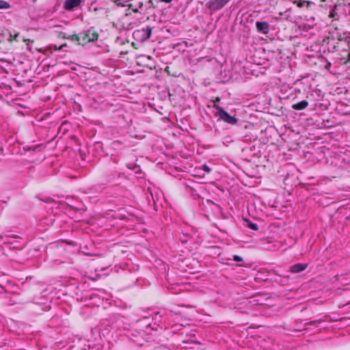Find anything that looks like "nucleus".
Segmentation results:
<instances>
[{
    "label": "nucleus",
    "instance_id": "1",
    "mask_svg": "<svg viewBox=\"0 0 350 350\" xmlns=\"http://www.w3.org/2000/svg\"><path fill=\"white\" fill-rule=\"evenodd\" d=\"M213 107L216 109L214 115L217 118L218 120L224 121L230 125H235L238 122V118L235 116H230L226 111L219 105H213Z\"/></svg>",
    "mask_w": 350,
    "mask_h": 350
},
{
    "label": "nucleus",
    "instance_id": "2",
    "mask_svg": "<svg viewBox=\"0 0 350 350\" xmlns=\"http://www.w3.org/2000/svg\"><path fill=\"white\" fill-rule=\"evenodd\" d=\"M81 45H84L90 42H94L98 38V34L95 31L87 30L81 36Z\"/></svg>",
    "mask_w": 350,
    "mask_h": 350
},
{
    "label": "nucleus",
    "instance_id": "3",
    "mask_svg": "<svg viewBox=\"0 0 350 350\" xmlns=\"http://www.w3.org/2000/svg\"><path fill=\"white\" fill-rule=\"evenodd\" d=\"M332 48V52H340L346 50V47H349V44L346 40L338 39L336 43L330 44L329 49Z\"/></svg>",
    "mask_w": 350,
    "mask_h": 350
},
{
    "label": "nucleus",
    "instance_id": "4",
    "mask_svg": "<svg viewBox=\"0 0 350 350\" xmlns=\"http://www.w3.org/2000/svg\"><path fill=\"white\" fill-rule=\"evenodd\" d=\"M230 0H213L208 3V8L219 10L224 7Z\"/></svg>",
    "mask_w": 350,
    "mask_h": 350
},
{
    "label": "nucleus",
    "instance_id": "5",
    "mask_svg": "<svg viewBox=\"0 0 350 350\" xmlns=\"http://www.w3.org/2000/svg\"><path fill=\"white\" fill-rule=\"evenodd\" d=\"M82 0H65L64 3V9L67 11H72L80 5Z\"/></svg>",
    "mask_w": 350,
    "mask_h": 350
},
{
    "label": "nucleus",
    "instance_id": "6",
    "mask_svg": "<svg viewBox=\"0 0 350 350\" xmlns=\"http://www.w3.org/2000/svg\"><path fill=\"white\" fill-rule=\"evenodd\" d=\"M256 27L259 32L267 34L269 31V25L265 21H257Z\"/></svg>",
    "mask_w": 350,
    "mask_h": 350
},
{
    "label": "nucleus",
    "instance_id": "7",
    "mask_svg": "<svg viewBox=\"0 0 350 350\" xmlns=\"http://www.w3.org/2000/svg\"><path fill=\"white\" fill-rule=\"evenodd\" d=\"M307 267H308L307 264L297 263V264H295V265H292L290 267L289 271L291 273H299V272H301V271H304L307 268Z\"/></svg>",
    "mask_w": 350,
    "mask_h": 350
},
{
    "label": "nucleus",
    "instance_id": "8",
    "mask_svg": "<svg viewBox=\"0 0 350 350\" xmlns=\"http://www.w3.org/2000/svg\"><path fill=\"white\" fill-rule=\"evenodd\" d=\"M62 37L64 39H67V40H69L75 41L78 44H81V38L77 33H74V34L68 35V36H66V33H64Z\"/></svg>",
    "mask_w": 350,
    "mask_h": 350
},
{
    "label": "nucleus",
    "instance_id": "9",
    "mask_svg": "<svg viewBox=\"0 0 350 350\" xmlns=\"http://www.w3.org/2000/svg\"><path fill=\"white\" fill-rule=\"evenodd\" d=\"M308 106V102L306 100H303L297 103L293 104L292 108L295 110L300 111L305 109Z\"/></svg>",
    "mask_w": 350,
    "mask_h": 350
},
{
    "label": "nucleus",
    "instance_id": "10",
    "mask_svg": "<svg viewBox=\"0 0 350 350\" xmlns=\"http://www.w3.org/2000/svg\"><path fill=\"white\" fill-rule=\"evenodd\" d=\"M152 29L150 27H146L142 29L143 32V35L145 36L146 39L150 38L152 35Z\"/></svg>",
    "mask_w": 350,
    "mask_h": 350
},
{
    "label": "nucleus",
    "instance_id": "11",
    "mask_svg": "<svg viewBox=\"0 0 350 350\" xmlns=\"http://www.w3.org/2000/svg\"><path fill=\"white\" fill-rule=\"evenodd\" d=\"M294 3L296 4L297 5V7H299V8H302L304 5H306V7L308 8H309L310 7V5H311V2L308 1H304H304L300 0V1H294Z\"/></svg>",
    "mask_w": 350,
    "mask_h": 350
},
{
    "label": "nucleus",
    "instance_id": "12",
    "mask_svg": "<svg viewBox=\"0 0 350 350\" xmlns=\"http://www.w3.org/2000/svg\"><path fill=\"white\" fill-rule=\"evenodd\" d=\"M337 8V5H334V8L332 10H330L329 12V17L331 18H333V19H338V14L336 12H335V8Z\"/></svg>",
    "mask_w": 350,
    "mask_h": 350
},
{
    "label": "nucleus",
    "instance_id": "13",
    "mask_svg": "<svg viewBox=\"0 0 350 350\" xmlns=\"http://www.w3.org/2000/svg\"><path fill=\"white\" fill-rule=\"evenodd\" d=\"M247 223V227L250 228V229L253 230H258V225L254 224V223H252L249 220H246Z\"/></svg>",
    "mask_w": 350,
    "mask_h": 350
},
{
    "label": "nucleus",
    "instance_id": "14",
    "mask_svg": "<svg viewBox=\"0 0 350 350\" xmlns=\"http://www.w3.org/2000/svg\"><path fill=\"white\" fill-rule=\"evenodd\" d=\"M10 6V5L8 2L0 0V9H8Z\"/></svg>",
    "mask_w": 350,
    "mask_h": 350
},
{
    "label": "nucleus",
    "instance_id": "15",
    "mask_svg": "<svg viewBox=\"0 0 350 350\" xmlns=\"http://www.w3.org/2000/svg\"><path fill=\"white\" fill-rule=\"evenodd\" d=\"M66 46V44H63L59 46H57V45H51V49H54L55 51H59L62 50L64 47Z\"/></svg>",
    "mask_w": 350,
    "mask_h": 350
},
{
    "label": "nucleus",
    "instance_id": "16",
    "mask_svg": "<svg viewBox=\"0 0 350 350\" xmlns=\"http://www.w3.org/2000/svg\"><path fill=\"white\" fill-rule=\"evenodd\" d=\"M18 35H19V33H16L14 34L10 33L9 41L10 42H12L13 40H16V38H18Z\"/></svg>",
    "mask_w": 350,
    "mask_h": 350
},
{
    "label": "nucleus",
    "instance_id": "17",
    "mask_svg": "<svg viewBox=\"0 0 350 350\" xmlns=\"http://www.w3.org/2000/svg\"><path fill=\"white\" fill-rule=\"evenodd\" d=\"M233 260L236 262H241L243 260L242 258L238 255H234Z\"/></svg>",
    "mask_w": 350,
    "mask_h": 350
},
{
    "label": "nucleus",
    "instance_id": "18",
    "mask_svg": "<svg viewBox=\"0 0 350 350\" xmlns=\"http://www.w3.org/2000/svg\"><path fill=\"white\" fill-rule=\"evenodd\" d=\"M202 168L206 173H209L211 172V169L206 165H204Z\"/></svg>",
    "mask_w": 350,
    "mask_h": 350
},
{
    "label": "nucleus",
    "instance_id": "19",
    "mask_svg": "<svg viewBox=\"0 0 350 350\" xmlns=\"http://www.w3.org/2000/svg\"><path fill=\"white\" fill-rule=\"evenodd\" d=\"M170 67L169 66H166L164 69V71L167 74V75L170 76L172 75L171 73H170Z\"/></svg>",
    "mask_w": 350,
    "mask_h": 350
},
{
    "label": "nucleus",
    "instance_id": "20",
    "mask_svg": "<svg viewBox=\"0 0 350 350\" xmlns=\"http://www.w3.org/2000/svg\"><path fill=\"white\" fill-rule=\"evenodd\" d=\"M219 101H220V98H219V97H217V98H215V100H213V103H214V104H213V105H215V104L218 105L217 103H218Z\"/></svg>",
    "mask_w": 350,
    "mask_h": 350
},
{
    "label": "nucleus",
    "instance_id": "21",
    "mask_svg": "<svg viewBox=\"0 0 350 350\" xmlns=\"http://www.w3.org/2000/svg\"><path fill=\"white\" fill-rule=\"evenodd\" d=\"M23 41L25 42L26 44H29V42H30V40L29 39H24Z\"/></svg>",
    "mask_w": 350,
    "mask_h": 350
},
{
    "label": "nucleus",
    "instance_id": "22",
    "mask_svg": "<svg viewBox=\"0 0 350 350\" xmlns=\"http://www.w3.org/2000/svg\"><path fill=\"white\" fill-rule=\"evenodd\" d=\"M161 2L170 3L172 0H159Z\"/></svg>",
    "mask_w": 350,
    "mask_h": 350
},
{
    "label": "nucleus",
    "instance_id": "23",
    "mask_svg": "<svg viewBox=\"0 0 350 350\" xmlns=\"http://www.w3.org/2000/svg\"><path fill=\"white\" fill-rule=\"evenodd\" d=\"M347 62H350V52L348 54V59H347Z\"/></svg>",
    "mask_w": 350,
    "mask_h": 350
},
{
    "label": "nucleus",
    "instance_id": "24",
    "mask_svg": "<svg viewBox=\"0 0 350 350\" xmlns=\"http://www.w3.org/2000/svg\"><path fill=\"white\" fill-rule=\"evenodd\" d=\"M133 12H137V9H133Z\"/></svg>",
    "mask_w": 350,
    "mask_h": 350
},
{
    "label": "nucleus",
    "instance_id": "25",
    "mask_svg": "<svg viewBox=\"0 0 350 350\" xmlns=\"http://www.w3.org/2000/svg\"><path fill=\"white\" fill-rule=\"evenodd\" d=\"M37 1V0H33V1H34V2H35V1Z\"/></svg>",
    "mask_w": 350,
    "mask_h": 350
},
{
    "label": "nucleus",
    "instance_id": "26",
    "mask_svg": "<svg viewBox=\"0 0 350 350\" xmlns=\"http://www.w3.org/2000/svg\"><path fill=\"white\" fill-rule=\"evenodd\" d=\"M322 1H325V0H321Z\"/></svg>",
    "mask_w": 350,
    "mask_h": 350
}]
</instances>
